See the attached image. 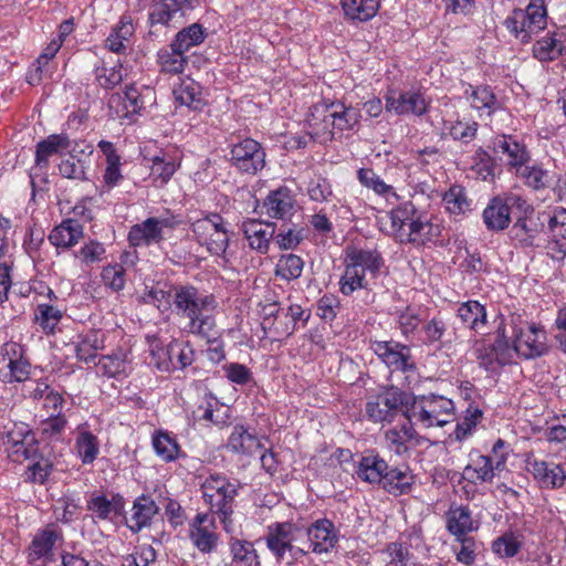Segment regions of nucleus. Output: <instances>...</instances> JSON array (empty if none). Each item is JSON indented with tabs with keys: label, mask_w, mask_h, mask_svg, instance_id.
Returning a JSON list of instances; mask_svg holds the SVG:
<instances>
[{
	"label": "nucleus",
	"mask_w": 566,
	"mask_h": 566,
	"mask_svg": "<svg viewBox=\"0 0 566 566\" xmlns=\"http://www.w3.org/2000/svg\"><path fill=\"white\" fill-rule=\"evenodd\" d=\"M82 237L83 228L80 222L67 219L52 230L49 240L55 248H71L77 244Z\"/></svg>",
	"instance_id": "32"
},
{
	"label": "nucleus",
	"mask_w": 566,
	"mask_h": 566,
	"mask_svg": "<svg viewBox=\"0 0 566 566\" xmlns=\"http://www.w3.org/2000/svg\"><path fill=\"white\" fill-rule=\"evenodd\" d=\"M168 353L174 364V370L184 369L191 365L195 357V350L188 342L174 339L168 344Z\"/></svg>",
	"instance_id": "50"
},
{
	"label": "nucleus",
	"mask_w": 566,
	"mask_h": 566,
	"mask_svg": "<svg viewBox=\"0 0 566 566\" xmlns=\"http://www.w3.org/2000/svg\"><path fill=\"white\" fill-rule=\"evenodd\" d=\"M222 370L224 371V376L237 385H247L252 380L251 370L239 363H230L222 366Z\"/></svg>",
	"instance_id": "63"
},
{
	"label": "nucleus",
	"mask_w": 566,
	"mask_h": 566,
	"mask_svg": "<svg viewBox=\"0 0 566 566\" xmlns=\"http://www.w3.org/2000/svg\"><path fill=\"white\" fill-rule=\"evenodd\" d=\"M163 237L164 232L158 226L157 218H148L130 229L128 240L133 247L150 245L159 243Z\"/></svg>",
	"instance_id": "28"
},
{
	"label": "nucleus",
	"mask_w": 566,
	"mask_h": 566,
	"mask_svg": "<svg viewBox=\"0 0 566 566\" xmlns=\"http://www.w3.org/2000/svg\"><path fill=\"white\" fill-rule=\"evenodd\" d=\"M481 417L482 411L479 408H468L467 416L464 417L463 421L457 424L454 430L455 439L461 441L470 436Z\"/></svg>",
	"instance_id": "62"
},
{
	"label": "nucleus",
	"mask_w": 566,
	"mask_h": 566,
	"mask_svg": "<svg viewBox=\"0 0 566 566\" xmlns=\"http://www.w3.org/2000/svg\"><path fill=\"white\" fill-rule=\"evenodd\" d=\"M522 545V535L507 531L493 541L492 551L501 558H510L517 555Z\"/></svg>",
	"instance_id": "47"
},
{
	"label": "nucleus",
	"mask_w": 566,
	"mask_h": 566,
	"mask_svg": "<svg viewBox=\"0 0 566 566\" xmlns=\"http://www.w3.org/2000/svg\"><path fill=\"white\" fill-rule=\"evenodd\" d=\"M413 484V476L405 469H389L385 475L382 489L392 495L408 494Z\"/></svg>",
	"instance_id": "36"
},
{
	"label": "nucleus",
	"mask_w": 566,
	"mask_h": 566,
	"mask_svg": "<svg viewBox=\"0 0 566 566\" xmlns=\"http://www.w3.org/2000/svg\"><path fill=\"white\" fill-rule=\"evenodd\" d=\"M199 4L200 0H151L148 13L150 27L167 25L176 13L185 14Z\"/></svg>",
	"instance_id": "17"
},
{
	"label": "nucleus",
	"mask_w": 566,
	"mask_h": 566,
	"mask_svg": "<svg viewBox=\"0 0 566 566\" xmlns=\"http://www.w3.org/2000/svg\"><path fill=\"white\" fill-rule=\"evenodd\" d=\"M494 149L506 156V164L518 171L530 160L526 146L511 135H502L494 142Z\"/></svg>",
	"instance_id": "21"
},
{
	"label": "nucleus",
	"mask_w": 566,
	"mask_h": 566,
	"mask_svg": "<svg viewBox=\"0 0 566 566\" xmlns=\"http://www.w3.org/2000/svg\"><path fill=\"white\" fill-rule=\"evenodd\" d=\"M70 147V138L66 134H52L40 140L35 146V165L39 168H48L50 157Z\"/></svg>",
	"instance_id": "26"
},
{
	"label": "nucleus",
	"mask_w": 566,
	"mask_h": 566,
	"mask_svg": "<svg viewBox=\"0 0 566 566\" xmlns=\"http://www.w3.org/2000/svg\"><path fill=\"white\" fill-rule=\"evenodd\" d=\"M516 172L524 179L525 184L533 189L538 190L547 186V171L539 167H528L524 165Z\"/></svg>",
	"instance_id": "58"
},
{
	"label": "nucleus",
	"mask_w": 566,
	"mask_h": 566,
	"mask_svg": "<svg viewBox=\"0 0 566 566\" xmlns=\"http://www.w3.org/2000/svg\"><path fill=\"white\" fill-rule=\"evenodd\" d=\"M232 564L234 566H260L259 555L253 543L231 537L229 541Z\"/></svg>",
	"instance_id": "35"
},
{
	"label": "nucleus",
	"mask_w": 566,
	"mask_h": 566,
	"mask_svg": "<svg viewBox=\"0 0 566 566\" xmlns=\"http://www.w3.org/2000/svg\"><path fill=\"white\" fill-rule=\"evenodd\" d=\"M357 176L361 185L373 189L378 195H385L392 190V187L386 185L373 169L360 168Z\"/></svg>",
	"instance_id": "59"
},
{
	"label": "nucleus",
	"mask_w": 566,
	"mask_h": 566,
	"mask_svg": "<svg viewBox=\"0 0 566 566\" xmlns=\"http://www.w3.org/2000/svg\"><path fill=\"white\" fill-rule=\"evenodd\" d=\"M142 92L135 84L126 86L123 93H114L108 99V107L118 118L136 114L145 107L146 97H151L153 91L143 87Z\"/></svg>",
	"instance_id": "14"
},
{
	"label": "nucleus",
	"mask_w": 566,
	"mask_h": 566,
	"mask_svg": "<svg viewBox=\"0 0 566 566\" xmlns=\"http://www.w3.org/2000/svg\"><path fill=\"white\" fill-rule=\"evenodd\" d=\"M98 371L109 378L126 377L130 373L127 354L119 349L111 355L102 356L96 364Z\"/></svg>",
	"instance_id": "33"
},
{
	"label": "nucleus",
	"mask_w": 566,
	"mask_h": 566,
	"mask_svg": "<svg viewBox=\"0 0 566 566\" xmlns=\"http://www.w3.org/2000/svg\"><path fill=\"white\" fill-rule=\"evenodd\" d=\"M286 316H289L292 321V325L287 324L283 327L273 326V332L279 336H291L297 329V323L302 322V325L305 326L311 314L306 313L301 305L292 304L287 308Z\"/></svg>",
	"instance_id": "55"
},
{
	"label": "nucleus",
	"mask_w": 566,
	"mask_h": 566,
	"mask_svg": "<svg viewBox=\"0 0 566 566\" xmlns=\"http://www.w3.org/2000/svg\"><path fill=\"white\" fill-rule=\"evenodd\" d=\"M525 200L517 195H509L504 198L494 197L483 211V221L489 230L500 231L509 227L512 207L521 208Z\"/></svg>",
	"instance_id": "13"
},
{
	"label": "nucleus",
	"mask_w": 566,
	"mask_h": 566,
	"mask_svg": "<svg viewBox=\"0 0 566 566\" xmlns=\"http://www.w3.org/2000/svg\"><path fill=\"white\" fill-rule=\"evenodd\" d=\"M447 528L458 538L474 530L471 512L467 506L451 507L447 513Z\"/></svg>",
	"instance_id": "38"
},
{
	"label": "nucleus",
	"mask_w": 566,
	"mask_h": 566,
	"mask_svg": "<svg viewBox=\"0 0 566 566\" xmlns=\"http://www.w3.org/2000/svg\"><path fill=\"white\" fill-rule=\"evenodd\" d=\"M389 556L387 566H408L412 559L409 548L402 543H390L386 547Z\"/></svg>",
	"instance_id": "61"
},
{
	"label": "nucleus",
	"mask_w": 566,
	"mask_h": 566,
	"mask_svg": "<svg viewBox=\"0 0 566 566\" xmlns=\"http://www.w3.org/2000/svg\"><path fill=\"white\" fill-rule=\"evenodd\" d=\"M417 432L412 422L395 427L385 432V442L387 448L397 455L407 453L410 449L409 443L416 438Z\"/></svg>",
	"instance_id": "31"
},
{
	"label": "nucleus",
	"mask_w": 566,
	"mask_h": 566,
	"mask_svg": "<svg viewBox=\"0 0 566 566\" xmlns=\"http://www.w3.org/2000/svg\"><path fill=\"white\" fill-rule=\"evenodd\" d=\"M216 308L214 296L212 294L205 295V300L201 302L195 315L187 317L189 321L187 325L188 332L211 342V337L216 334Z\"/></svg>",
	"instance_id": "16"
},
{
	"label": "nucleus",
	"mask_w": 566,
	"mask_h": 566,
	"mask_svg": "<svg viewBox=\"0 0 566 566\" xmlns=\"http://www.w3.org/2000/svg\"><path fill=\"white\" fill-rule=\"evenodd\" d=\"M472 105L476 109H488L489 114L499 108V102L490 86L481 85L471 93Z\"/></svg>",
	"instance_id": "54"
},
{
	"label": "nucleus",
	"mask_w": 566,
	"mask_h": 566,
	"mask_svg": "<svg viewBox=\"0 0 566 566\" xmlns=\"http://www.w3.org/2000/svg\"><path fill=\"white\" fill-rule=\"evenodd\" d=\"M304 262L295 254L282 255L276 264L275 273L284 280H294L301 276Z\"/></svg>",
	"instance_id": "52"
},
{
	"label": "nucleus",
	"mask_w": 566,
	"mask_h": 566,
	"mask_svg": "<svg viewBox=\"0 0 566 566\" xmlns=\"http://www.w3.org/2000/svg\"><path fill=\"white\" fill-rule=\"evenodd\" d=\"M347 260L348 264L339 282L340 292L345 295L364 287L363 280L366 271L376 275L384 266V260L378 250H349Z\"/></svg>",
	"instance_id": "5"
},
{
	"label": "nucleus",
	"mask_w": 566,
	"mask_h": 566,
	"mask_svg": "<svg viewBox=\"0 0 566 566\" xmlns=\"http://www.w3.org/2000/svg\"><path fill=\"white\" fill-rule=\"evenodd\" d=\"M59 171L62 177L74 180H85V166L81 159H77L72 153L61 161Z\"/></svg>",
	"instance_id": "57"
},
{
	"label": "nucleus",
	"mask_w": 566,
	"mask_h": 566,
	"mask_svg": "<svg viewBox=\"0 0 566 566\" xmlns=\"http://www.w3.org/2000/svg\"><path fill=\"white\" fill-rule=\"evenodd\" d=\"M96 81L105 90H112L123 81L120 67H98L96 70Z\"/></svg>",
	"instance_id": "64"
},
{
	"label": "nucleus",
	"mask_w": 566,
	"mask_h": 566,
	"mask_svg": "<svg viewBox=\"0 0 566 566\" xmlns=\"http://www.w3.org/2000/svg\"><path fill=\"white\" fill-rule=\"evenodd\" d=\"M191 544L202 554H211L219 544L216 518L209 513H198L189 523Z\"/></svg>",
	"instance_id": "11"
},
{
	"label": "nucleus",
	"mask_w": 566,
	"mask_h": 566,
	"mask_svg": "<svg viewBox=\"0 0 566 566\" xmlns=\"http://www.w3.org/2000/svg\"><path fill=\"white\" fill-rule=\"evenodd\" d=\"M510 327L511 358L514 355L524 359H535L549 350L545 329L524 318L523 314L511 313L506 318V329Z\"/></svg>",
	"instance_id": "2"
},
{
	"label": "nucleus",
	"mask_w": 566,
	"mask_h": 566,
	"mask_svg": "<svg viewBox=\"0 0 566 566\" xmlns=\"http://www.w3.org/2000/svg\"><path fill=\"white\" fill-rule=\"evenodd\" d=\"M206 39V32L201 24L193 23L187 28L180 30L174 41L171 42L172 48L182 53L188 52L191 48L201 44Z\"/></svg>",
	"instance_id": "43"
},
{
	"label": "nucleus",
	"mask_w": 566,
	"mask_h": 566,
	"mask_svg": "<svg viewBox=\"0 0 566 566\" xmlns=\"http://www.w3.org/2000/svg\"><path fill=\"white\" fill-rule=\"evenodd\" d=\"M149 365L156 367L160 371L174 370L170 353H168V345L163 347L158 342H153L149 345Z\"/></svg>",
	"instance_id": "56"
},
{
	"label": "nucleus",
	"mask_w": 566,
	"mask_h": 566,
	"mask_svg": "<svg viewBox=\"0 0 566 566\" xmlns=\"http://www.w3.org/2000/svg\"><path fill=\"white\" fill-rule=\"evenodd\" d=\"M361 115L358 108L343 103L321 104L313 107L308 124L316 133L336 127L339 130H349L357 126Z\"/></svg>",
	"instance_id": "7"
},
{
	"label": "nucleus",
	"mask_w": 566,
	"mask_h": 566,
	"mask_svg": "<svg viewBox=\"0 0 566 566\" xmlns=\"http://www.w3.org/2000/svg\"><path fill=\"white\" fill-rule=\"evenodd\" d=\"M274 229L270 223L250 221L244 224V234L249 240L250 248H268Z\"/></svg>",
	"instance_id": "49"
},
{
	"label": "nucleus",
	"mask_w": 566,
	"mask_h": 566,
	"mask_svg": "<svg viewBox=\"0 0 566 566\" xmlns=\"http://www.w3.org/2000/svg\"><path fill=\"white\" fill-rule=\"evenodd\" d=\"M176 101L195 111L201 109L205 102L201 97L200 86L192 81H184L174 90Z\"/></svg>",
	"instance_id": "45"
},
{
	"label": "nucleus",
	"mask_w": 566,
	"mask_h": 566,
	"mask_svg": "<svg viewBox=\"0 0 566 566\" xmlns=\"http://www.w3.org/2000/svg\"><path fill=\"white\" fill-rule=\"evenodd\" d=\"M134 31L132 21L123 18L119 24L112 30L111 34L105 40V46L115 53L125 52Z\"/></svg>",
	"instance_id": "41"
},
{
	"label": "nucleus",
	"mask_w": 566,
	"mask_h": 566,
	"mask_svg": "<svg viewBox=\"0 0 566 566\" xmlns=\"http://www.w3.org/2000/svg\"><path fill=\"white\" fill-rule=\"evenodd\" d=\"M458 316L462 323L473 331H479L486 323V310L478 301H468L458 308Z\"/></svg>",
	"instance_id": "42"
},
{
	"label": "nucleus",
	"mask_w": 566,
	"mask_h": 566,
	"mask_svg": "<svg viewBox=\"0 0 566 566\" xmlns=\"http://www.w3.org/2000/svg\"><path fill=\"white\" fill-rule=\"evenodd\" d=\"M75 447L84 464L93 463L99 451L97 438L88 431L77 436Z\"/></svg>",
	"instance_id": "51"
},
{
	"label": "nucleus",
	"mask_w": 566,
	"mask_h": 566,
	"mask_svg": "<svg viewBox=\"0 0 566 566\" xmlns=\"http://www.w3.org/2000/svg\"><path fill=\"white\" fill-rule=\"evenodd\" d=\"M187 62L188 59L185 53L177 50V48H172V44L158 52V63L164 73L180 74L184 72Z\"/></svg>",
	"instance_id": "46"
},
{
	"label": "nucleus",
	"mask_w": 566,
	"mask_h": 566,
	"mask_svg": "<svg viewBox=\"0 0 566 566\" xmlns=\"http://www.w3.org/2000/svg\"><path fill=\"white\" fill-rule=\"evenodd\" d=\"M409 408V395L398 387L390 386L371 396L365 406L367 418L375 423L391 422Z\"/></svg>",
	"instance_id": "6"
},
{
	"label": "nucleus",
	"mask_w": 566,
	"mask_h": 566,
	"mask_svg": "<svg viewBox=\"0 0 566 566\" xmlns=\"http://www.w3.org/2000/svg\"><path fill=\"white\" fill-rule=\"evenodd\" d=\"M203 496H222L224 494L238 495L239 482L230 481L226 475L210 474L202 483Z\"/></svg>",
	"instance_id": "44"
},
{
	"label": "nucleus",
	"mask_w": 566,
	"mask_h": 566,
	"mask_svg": "<svg viewBox=\"0 0 566 566\" xmlns=\"http://www.w3.org/2000/svg\"><path fill=\"white\" fill-rule=\"evenodd\" d=\"M442 202L446 210L454 217L464 216L471 211V201L462 186L454 185L443 195Z\"/></svg>",
	"instance_id": "39"
},
{
	"label": "nucleus",
	"mask_w": 566,
	"mask_h": 566,
	"mask_svg": "<svg viewBox=\"0 0 566 566\" xmlns=\"http://www.w3.org/2000/svg\"><path fill=\"white\" fill-rule=\"evenodd\" d=\"M237 495L224 494L222 496H203L205 502L209 505L210 515H217L220 523L223 525V530L227 533L232 532V514L234 512V503Z\"/></svg>",
	"instance_id": "29"
},
{
	"label": "nucleus",
	"mask_w": 566,
	"mask_h": 566,
	"mask_svg": "<svg viewBox=\"0 0 566 566\" xmlns=\"http://www.w3.org/2000/svg\"><path fill=\"white\" fill-rule=\"evenodd\" d=\"M403 416L423 428L444 427L454 420V403L451 399L433 394L409 396V408L403 411Z\"/></svg>",
	"instance_id": "3"
},
{
	"label": "nucleus",
	"mask_w": 566,
	"mask_h": 566,
	"mask_svg": "<svg viewBox=\"0 0 566 566\" xmlns=\"http://www.w3.org/2000/svg\"><path fill=\"white\" fill-rule=\"evenodd\" d=\"M205 295L206 294L200 293L198 289L192 285H180L174 287L172 304L177 315L185 318L190 315H195L201 302H203Z\"/></svg>",
	"instance_id": "24"
},
{
	"label": "nucleus",
	"mask_w": 566,
	"mask_h": 566,
	"mask_svg": "<svg viewBox=\"0 0 566 566\" xmlns=\"http://www.w3.org/2000/svg\"><path fill=\"white\" fill-rule=\"evenodd\" d=\"M386 111L397 115L422 116L428 111V103L420 92L407 91L399 93L397 97L387 95Z\"/></svg>",
	"instance_id": "19"
},
{
	"label": "nucleus",
	"mask_w": 566,
	"mask_h": 566,
	"mask_svg": "<svg viewBox=\"0 0 566 566\" xmlns=\"http://www.w3.org/2000/svg\"><path fill=\"white\" fill-rule=\"evenodd\" d=\"M548 228L549 231L559 245L563 248V244L559 243V239H566V209L563 207H557L553 210L552 216L548 219Z\"/></svg>",
	"instance_id": "60"
},
{
	"label": "nucleus",
	"mask_w": 566,
	"mask_h": 566,
	"mask_svg": "<svg viewBox=\"0 0 566 566\" xmlns=\"http://www.w3.org/2000/svg\"><path fill=\"white\" fill-rule=\"evenodd\" d=\"M338 537L334 524L326 518L318 520L310 527H300L292 523H275L268 527L265 543L279 563L287 564L310 552L323 554L335 547Z\"/></svg>",
	"instance_id": "1"
},
{
	"label": "nucleus",
	"mask_w": 566,
	"mask_h": 566,
	"mask_svg": "<svg viewBox=\"0 0 566 566\" xmlns=\"http://www.w3.org/2000/svg\"><path fill=\"white\" fill-rule=\"evenodd\" d=\"M296 200L289 187L281 186L271 190L259 206L260 213L272 219L285 220L295 212Z\"/></svg>",
	"instance_id": "15"
},
{
	"label": "nucleus",
	"mask_w": 566,
	"mask_h": 566,
	"mask_svg": "<svg viewBox=\"0 0 566 566\" xmlns=\"http://www.w3.org/2000/svg\"><path fill=\"white\" fill-rule=\"evenodd\" d=\"M494 342L486 344L484 340L475 343L474 354L479 365L485 369L492 368L494 364L505 366L512 363L511 342L506 331V318L500 314L494 319Z\"/></svg>",
	"instance_id": "8"
},
{
	"label": "nucleus",
	"mask_w": 566,
	"mask_h": 566,
	"mask_svg": "<svg viewBox=\"0 0 566 566\" xmlns=\"http://www.w3.org/2000/svg\"><path fill=\"white\" fill-rule=\"evenodd\" d=\"M560 38L562 34L553 32L537 40L533 45V56L539 62H551L564 55L566 45Z\"/></svg>",
	"instance_id": "27"
},
{
	"label": "nucleus",
	"mask_w": 566,
	"mask_h": 566,
	"mask_svg": "<svg viewBox=\"0 0 566 566\" xmlns=\"http://www.w3.org/2000/svg\"><path fill=\"white\" fill-rule=\"evenodd\" d=\"M506 463V454H501L495 461L490 455L470 454V463L463 469L462 476L470 483L481 484L492 482L496 472H501Z\"/></svg>",
	"instance_id": "12"
},
{
	"label": "nucleus",
	"mask_w": 566,
	"mask_h": 566,
	"mask_svg": "<svg viewBox=\"0 0 566 566\" xmlns=\"http://www.w3.org/2000/svg\"><path fill=\"white\" fill-rule=\"evenodd\" d=\"M59 535L54 530L45 528L38 533L30 546V558L35 562L41 558L51 559L52 549Z\"/></svg>",
	"instance_id": "40"
},
{
	"label": "nucleus",
	"mask_w": 566,
	"mask_h": 566,
	"mask_svg": "<svg viewBox=\"0 0 566 566\" xmlns=\"http://www.w3.org/2000/svg\"><path fill=\"white\" fill-rule=\"evenodd\" d=\"M207 232L210 235V241H201V245L210 248L212 244H226L228 245L227 231L223 229L221 223V217L219 214H212L203 220L198 221L195 224V232Z\"/></svg>",
	"instance_id": "37"
},
{
	"label": "nucleus",
	"mask_w": 566,
	"mask_h": 566,
	"mask_svg": "<svg viewBox=\"0 0 566 566\" xmlns=\"http://www.w3.org/2000/svg\"><path fill=\"white\" fill-rule=\"evenodd\" d=\"M31 365L23 357L22 347L7 343L0 352V379L3 382H22L30 377Z\"/></svg>",
	"instance_id": "10"
},
{
	"label": "nucleus",
	"mask_w": 566,
	"mask_h": 566,
	"mask_svg": "<svg viewBox=\"0 0 566 566\" xmlns=\"http://www.w3.org/2000/svg\"><path fill=\"white\" fill-rule=\"evenodd\" d=\"M374 352L391 369L408 371L415 368L411 360L410 348L394 342H378Z\"/></svg>",
	"instance_id": "18"
},
{
	"label": "nucleus",
	"mask_w": 566,
	"mask_h": 566,
	"mask_svg": "<svg viewBox=\"0 0 566 566\" xmlns=\"http://www.w3.org/2000/svg\"><path fill=\"white\" fill-rule=\"evenodd\" d=\"M62 318V312L49 304H39L35 311V321L45 333H53Z\"/></svg>",
	"instance_id": "53"
},
{
	"label": "nucleus",
	"mask_w": 566,
	"mask_h": 566,
	"mask_svg": "<svg viewBox=\"0 0 566 566\" xmlns=\"http://www.w3.org/2000/svg\"><path fill=\"white\" fill-rule=\"evenodd\" d=\"M159 507L150 495L142 494L138 496L132 507L130 524L128 527L134 533H138L144 527L151 524L153 518L158 514Z\"/></svg>",
	"instance_id": "23"
},
{
	"label": "nucleus",
	"mask_w": 566,
	"mask_h": 566,
	"mask_svg": "<svg viewBox=\"0 0 566 566\" xmlns=\"http://www.w3.org/2000/svg\"><path fill=\"white\" fill-rule=\"evenodd\" d=\"M389 470L388 463L377 453H369L358 461L355 473L364 482L382 485Z\"/></svg>",
	"instance_id": "22"
},
{
	"label": "nucleus",
	"mask_w": 566,
	"mask_h": 566,
	"mask_svg": "<svg viewBox=\"0 0 566 566\" xmlns=\"http://www.w3.org/2000/svg\"><path fill=\"white\" fill-rule=\"evenodd\" d=\"M265 150L252 138H244L233 144L230 150V163L239 171L256 175L265 167Z\"/></svg>",
	"instance_id": "9"
},
{
	"label": "nucleus",
	"mask_w": 566,
	"mask_h": 566,
	"mask_svg": "<svg viewBox=\"0 0 566 566\" xmlns=\"http://www.w3.org/2000/svg\"><path fill=\"white\" fill-rule=\"evenodd\" d=\"M153 447L156 454L166 462L175 461L179 455V444L166 431H157L153 436Z\"/></svg>",
	"instance_id": "48"
},
{
	"label": "nucleus",
	"mask_w": 566,
	"mask_h": 566,
	"mask_svg": "<svg viewBox=\"0 0 566 566\" xmlns=\"http://www.w3.org/2000/svg\"><path fill=\"white\" fill-rule=\"evenodd\" d=\"M527 469L543 488L558 489L566 481L565 469L554 462L527 460Z\"/></svg>",
	"instance_id": "20"
},
{
	"label": "nucleus",
	"mask_w": 566,
	"mask_h": 566,
	"mask_svg": "<svg viewBox=\"0 0 566 566\" xmlns=\"http://www.w3.org/2000/svg\"><path fill=\"white\" fill-rule=\"evenodd\" d=\"M125 502L119 494L108 500L105 495H93L87 501V510L99 520H111L112 515L119 516L124 513Z\"/></svg>",
	"instance_id": "30"
},
{
	"label": "nucleus",
	"mask_w": 566,
	"mask_h": 566,
	"mask_svg": "<svg viewBox=\"0 0 566 566\" xmlns=\"http://www.w3.org/2000/svg\"><path fill=\"white\" fill-rule=\"evenodd\" d=\"M228 450L233 453L253 455L263 449L259 438L243 424H237L228 439Z\"/></svg>",
	"instance_id": "25"
},
{
	"label": "nucleus",
	"mask_w": 566,
	"mask_h": 566,
	"mask_svg": "<svg viewBox=\"0 0 566 566\" xmlns=\"http://www.w3.org/2000/svg\"><path fill=\"white\" fill-rule=\"evenodd\" d=\"M340 4L346 18L364 22L376 15L380 0H340Z\"/></svg>",
	"instance_id": "34"
},
{
	"label": "nucleus",
	"mask_w": 566,
	"mask_h": 566,
	"mask_svg": "<svg viewBox=\"0 0 566 566\" xmlns=\"http://www.w3.org/2000/svg\"><path fill=\"white\" fill-rule=\"evenodd\" d=\"M504 25L522 43H528L547 25L545 0H532L525 9H514Z\"/></svg>",
	"instance_id": "4"
}]
</instances>
